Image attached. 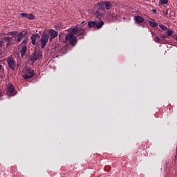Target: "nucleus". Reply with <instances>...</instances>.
<instances>
[{"label": "nucleus", "instance_id": "nucleus-21", "mask_svg": "<svg viewBox=\"0 0 177 177\" xmlns=\"http://www.w3.org/2000/svg\"><path fill=\"white\" fill-rule=\"evenodd\" d=\"M108 15L109 16V18L111 19H116V15H115L113 13H109Z\"/></svg>", "mask_w": 177, "mask_h": 177}, {"label": "nucleus", "instance_id": "nucleus-6", "mask_svg": "<svg viewBox=\"0 0 177 177\" xmlns=\"http://www.w3.org/2000/svg\"><path fill=\"white\" fill-rule=\"evenodd\" d=\"M71 33L68 35H75V36H84V29L80 28L79 27H75L71 29Z\"/></svg>", "mask_w": 177, "mask_h": 177}, {"label": "nucleus", "instance_id": "nucleus-13", "mask_svg": "<svg viewBox=\"0 0 177 177\" xmlns=\"http://www.w3.org/2000/svg\"><path fill=\"white\" fill-rule=\"evenodd\" d=\"M145 21V19L142 16H135V22L136 24H142Z\"/></svg>", "mask_w": 177, "mask_h": 177}, {"label": "nucleus", "instance_id": "nucleus-12", "mask_svg": "<svg viewBox=\"0 0 177 177\" xmlns=\"http://www.w3.org/2000/svg\"><path fill=\"white\" fill-rule=\"evenodd\" d=\"M21 17H25L26 19H28V20H34L35 19V16L32 14H28V13H21Z\"/></svg>", "mask_w": 177, "mask_h": 177}, {"label": "nucleus", "instance_id": "nucleus-26", "mask_svg": "<svg viewBox=\"0 0 177 177\" xmlns=\"http://www.w3.org/2000/svg\"><path fill=\"white\" fill-rule=\"evenodd\" d=\"M166 37H167V36H165L164 35H160V38L165 39Z\"/></svg>", "mask_w": 177, "mask_h": 177}, {"label": "nucleus", "instance_id": "nucleus-19", "mask_svg": "<svg viewBox=\"0 0 177 177\" xmlns=\"http://www.w3.org/2000/svg\"><path fill=\"white\" fill-rule=\"evenodd\" d=\"M3 46H4V42L3 41H0V55L3 54Z\"/></svg>", "mask_w": 177, "mask_h": 177}, {"label": "nucleus", "instance_id": "nucleus-20", "mask_svg": "<svg viewBox=\"0 0 177 177\" xmlns=\"http://www.w3.org/2000/svg\"><path fill=\"white\" fill-rule=\"evenodd\" d=\"M153 41H155V43L162 44V41L160 40V38H158V36H155V37H153Z\"/></svg>", "mask_w": 177, "mask_h": 177}, {"label": "nucleus", "instance_id": "nucleus-11", "mask_svg": "<svg viewBox=\"0 0 177 177\" xmlns=\"http://www.w3.org/2000/svg\"><path fill=\"white\" fill-rule=\"evenodd\" d=\"M6 62L8 64V67L10 68L11 71H15V67L16 66L15 59L12 57H8V59H6Z\"/></svg>", "mask_w": 177, "mask_h": 177}, {"label": "nucleus", "instance_id": "nucleus-24", "mask_svg": "<svg viewBox=\"0 0 177 177\" xmlns=\"http://www.w3.org/2000/svg\"><path fill=\"white\" fill-rule=\"evenodd\" d=\"M19 42H21V45L26 44L28 43V38H25V39H23L22 41H19Z\"/></svg>", "mask_w": 177, "mask_h": 177}, {"label": "nucleus", "instance_id": "nucleus-1", "mask_svg": "<svg viewBox=\"0 0 177 177\" xmlns=\"http://www.w3.org/2000/svg\"><path fill=\"white\" fill-rule=\"evenodd\" d=\"M23 37H24V33H23V32H21L18 33V36H13L11 37H3V40L0 41H6V48H8L9 46H11V45H12V41H15V42H17V44H19V42H21V39H23Z\"/></svg>", "mask_w": 177, "mask_h": 177}, {"label": "nucleus", "instance_id": "nucleus-22", "mask_svg": "<svg viewBox=\"0 0 177 177\" xmlns=\"http://www.w3.org/2000/svg\"><path fill=\"white\" fill-rule=\"evenodd\" d=\"M158 27H160V29H162V30H170L169 29H167L166 26H164L163 25L160 24L159 25Z\"/></svg>", "mask_w": 177, "mask_h": 177}, {"label": "nucleus", "instance_id": "nucleus-5", "mask_svg": "<svg viewBox=\"0 0 177 177\" xmlns=\"http://www.w3.org/2000/svg\"><path fill=\"white\" fill-rule=\"evenodd\" d=\"M41 52L39 50H35L33 52V54L30 55V61L32 62V63H35L38 59H41Z\"/></svg>", "mask_w": 177, "mask_h": 177}, {"label": "nucleus", "instance_id": "nucleus-27", "mask_svg": "<svg viewBox=\"0 0 177 177\" xmlns=\"http://www.w3.org/2000/svg\"><path fill=\"white\" fill-rule=\"evenodd\" d=\"M174 39H176V41H177V35H176V36H174Z\"/></svg>", "mask_w": 177, "mask_h": 177}, {"label": "nucleus", "instance_id": "nucleus-17", "mask_svg": "<svg viewBox=\"0 0 177 177\" xmlns=\"http://www.w3.org/2000/svg\"><path fill=\"white\" fill-rule=\"evenodd\" d=\"M19 53L21 54V57H23L24 54L26 53V46H23L21 47V50H19Z\"/></svg>", "mask_w": 177, "mask_h": 177}, {"label": "nucleus", "instance_id": "nucleus-4", "mask_svg": "<svg viewBox=\"0 0 177 177\" xmlns=\"http://www.w3.org/2000/svg\"><path fill=\"white\" fill-rule=\"evenodd\" d=\"M102 26H104V22L102 21H100V22L95 21L87 22V26L90 28H96L99 30L102 28Z\"/></svg>", "mask_w": 177, "mask_h": 177}, {"label": "nucleus", "instance_id": "nucleus-23", "mask_svg": "<svg viewBox=\"0 0 177 177\" xmlns=\"http://www.w3.org/2000/svg\"><path fill=\"white\" fill-rule=\"evenodd\" d=\"M173 32L172 30H167V37H171L172 36Z\"/></svg>", "mask_w": 177, "mask_h": 177}, {"label": "nucleus", "instance_id": "nucleus-18", "mask_svg": "<svg viewBox=\"0 0 177 177\" xmlns=\"http://www.w3.org/2000/svg\"><path fill=\"white\" fill-rule=\"evenodd\" d=\"M167 3H169V0H160L158 1V4L160 5H167Z\"/></svg>", "mask_w": 177, "mask_h": 177}, {"label": "nucleus", "instance_id": "nucleus-2", "mask_svg": "<svg viewBox=\"0 0 177 177\" xmlns=\"http://www.w3.org/2000/svg\"><path fill=\"white\" fill-rule=\"evenodd\" d=\"M59 41L62 43L68 41L71 46H74L75 44H77V38L74 35L67 34L66 35H64V34H60V35H59Z\"/></svg>", "mask_w": 177, "mask_h": 177}, {"label": "nucleus", "instance_id": "nucleus-7", "mask_svg": "<svg viewBox=\"0 0 177 177\" xmlns=\"http://www.w3.org/2000/svg\"><path fill=\"white\" fill-rule=\"evenodd\" d=\"M48 41H50V38H48V35H46V33L45 32L41 33V37L40 38V44L41 45V48H45L46 43H48Z\"/></svg>", "mask_w": 177, "mask_h": 177}, {"label": "nucleus", "instance_id": "nucleus-14", "mask_svg": "<svg viewBox=\"0 0 177 177\" xmlns=\"http://www.w3.org/2000/svg\"><path fill=\"white\" fill-rule=\"evenodd\" d=\"M39 38V35L38 34H34L32 35V45H35V41L37 40V39Z\"/></svg>", "mask_w": 177, "mask_h": 177}, {"label": "nucleus", "instance_id": "nucleus-16", "mask_svg": "<svg viewBox=\"0 0 177 177\" xmlns=\"http://www.w3.org/2000/svg\"><path fill=\"white\" fill-rule=\"evenodd\" d=\"M18 34H19V33H18V32L13 31V32H8V33H6L4 35L17 37V36H18Z\"/></svg>", "mask_w": 177, "mask_h": 177}, {"label": "nucleus", "instance_id": "nucleus-25", "mask_svg": "<svg viewBox=\"0 0 177 177\" xmlns=\"http://www.w3.org/2000/svg\"><path fill=\"white\" fill-rule=\"evenodd\" d=\"M151 12H153V14H157V10H151Z\"/></svg>", "mask_w": 177, "mask_h": 177}, {"label": "nucleus", "instance_id": "nucleus-3", "mask_svg": "<svg viewBox=\"0 0 177 177\" xmlns=\"http://www.w3.org/2000/svg\"><path fill=\"white\" fill-rule=\"evenodd\" d=\"M96 6H97L98 9L104 11L105 10H109L113 6L111 4V2L106 1H101L96 3Z\"/></svg>", "mask_w": 177, "mask_h": 177}, {"label": "nucleus", "instance_id": "nucleus-15", "mask_svg": "<svg viewBox=\"0 0 177 177\" xmlns=\"http://www.w3.org/2000/svg\"><path fill=\"white\" fill-rule=\"evenodd\" d=\"M148 25H150V27L153 28H156L160 26V25H158V24L151 21H148Z\"/></svg>", "mask_w": 177, "mask_h": 177}, {"label": "nucleus", "instance_id": "nucleus-9", "mask_svg": "<svg viewBox=\"0 0 177 177\" xmlns=\"http://www.w3.org/2000/svg\"><path fill=\"white\" fill-rule=\"evenodd\" d=\"M34 71L31 68L26 69V72L22 75L23 80H30L33 78Z\"/></svg>", "mask_w": 177, "mask_h": 177}, {"label": "nucleus", "instance_id": "nucleus-28", "mask_svg": "<svg viewBox=\"0 0 177 177\" xmlns=\"http://www.w3.org/2000/svg\"><path fill=\"white\" fill-rule=\"evenodd\" d=\"M165 16H167V15L169 14V12L165 11Z\"/></svg>", "mask_w": 177, "mask_h": 177}, {"label": "nucleus", "instance_id": "nucleus-30", "mask_svg": "<svg viewBox=\"0 0 177 177\" xmlns=\"http://www.w3.org/2000/svg\"><path fill=\"white\" fill-rule=\"evenodd\" d=\"M151 35H154V33H153V32H151Z\"/></svg>", "mask_w": 177, "mask_h": 177}, {"label": "nucleus", "instance_id": "nucleus-29", "mask_svg": "<svg viewBox=\"0 0 177 177\" xmlns=\"http://www.w3.org/2000/svg\"><path fill=\"white\" fill-rule=\"evenodd\" d=\"M176 154L177 155V147L176 148Z\"/></svg>", "mask_w": 177, "mask_h": 177}, {"label": "nucleus", "instance_id": "nucleus-10", "mask_svg": "<svg viewBox=\"0 0 177 177\" xmlns=\"http://www.w3.org/2000/svg\"><path fill=\"white\" fill-rule=\"evenodd\" d=\"M47 35H48V38H50V42L52 41V39H55V37L58 36H60V35H59V32H57V31L53 29H50V30H48V33H47Z\"/></svg>", "mask_w": 177, "mask_h": 177}, {"label": "nucleus", "instance_id": "nucleus-8", "mask_svg": "<svg viewBox=\"0 0 177 177\" xmlns=\"http://www.w3.org/2000/svg\"><path fill=\"white\" fill-rule=\"evenodd\" d=\"M6 95L8 96H15L16 95V92L15 91V86L12 84H8L6 86Z\"/></svg>", "mask_w": 177, "mask_h": 177}, {"label": "nucleus", "instance_id": "nucleus-31", "mask_svg": "<svg viewBox=\"0 0 177 177\" xmlns=\"http://www.w3.org/2000/svg\"><path fill=\"white\" fill-rule=\"evenodd\" d=\"M1 64H0V70H1Z\"/></svg>", "mask_w": 177, "mask_h": 177}]
</instances>
